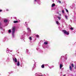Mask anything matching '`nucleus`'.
I'll return each instance as SVG.
<instances>
[{
    "mask_svg": "<svg viewBox=\"0 0 76 76\" xmlns=\"http://www.w3.org/2000/svg\"><path fill=\"white\" fill-rule=\"evenodd\" d=\"M56 23L57 24V25H59V22H58V21H56Z\"/></svg>",
    "mask_w": 76,
    "mask_h": 76,
    "instance_id": "nucleus-11",
    "label": "nucleus"
},
{
    "mask_svg": "<svg viewBox=\"0 0 76 76\" xmlns=\"http://www.w3.org/2000/svg\"><path fill=\"white\" fill-rule=\"evenodd\" d=\"M69 69L70 70H72V66H69Z\"/></svg>",
    "mask_w": 76,
    "mask_h": 76,
    "instance_id": "nucleus-6",
    "label": "nucleus"
},
{
    "mask_svg": "<svg viewBox=\"0 0 76 76\" xmlns=\"http://www.w3.org/2000/svg\"><path fill=\"white\" fill-rule=\"evenodd\" d=\"M71 66L72 67H74V65L73 64H72Z\"/></svg>",
    "mask_w": 76,
    "mask_h": 76,
    "instance_id": "nucleus-15",
    "label": "nucleus"
},
{
    "mask_svg": "<svg viewBox=\"0 0 76 76\" xmlns=\"http://www.w3.org/2000/svg\"><path fill=\"white\" fill-rule=\"evenodd\" d=\"M70 29H71V30H73V28H70Z\"/></svg>",
    "mask_w": 76,
    "mask_h": 76,
    "instance_id": "nucleus-21",
    "label": "nucleus"
},
{
    "mask_svg": "<svg viewBox=\"0 0 76 76\" xmlns=\"http://www.w3.org/2000/svg\"><path fill=\"white\" fill-rule=\"evenodd\" d=\"M17 66H19V65H20V64H19V62H18L17 63Z\"/></svg>",
    "mask_w": 76,
    "mask_h": 76,
    "instance_id": "nucleus-10",
    "label": "nucleus"
},
{
    "mask_svg": "<svg viewBox=\"0 0 76 76\" xmlns=\"http://www.w3.org/2000/svg\"><path fill=\"white\" fill-rule=\"evenodd\" d=\"M34 1L35 2L36 1H37V0H34Z\"/></svg>",
    "mask_w": 76,
    "mask_h": 76,
    "instance_id": "nucleus-24",
    "label": "nucleus"
},
{
    "mask_svg": "<svg viewBox=\"0 0 76 76\" xmlns=\"http://www.w3.org/2000/svg\"><path fill=\"white\" fill-rule=\"evenodd\" d=\"M29 39H30V40H31V39H32V37H29Z\"/></svg>",
    "mask_w": 76,
    "mask_h": 76,
    "instance_id": "nucleus-22",
    "label": "nucleus"
},
{
    "mask_svg": "<svg viewBox=\"0 0 76 76\" xmlns=\"http://www.w3.org/2000/svg\"><path fill=\"white\" fill-rule=\"evenodd\" d=\"M56 6V4H53L52 5V7H54V6Z\"/></svg>",
    "mask_w": 76,
    "mask_h": 76,
    "instance_id": "nucleus-8",
    "label": "nucleus"
},
{
    "mask_svg": "<svg viewBox=\"0 0 76 76\" xmlns=\"http://www.w3.org/2000/svg\"><path fill=\"white\" fill-rule=\"evenodd\" d=\"M41 67L42 68H44V65H42L41 66Z\"/></svg>",
    "mask_w": 76,
    "mask_h": 76,
    "instance_id": "nucleus-14",
    "label": "nucleus"
},
{
    "mask_svg": "<svg viewBox=\"0 0 76 76\" xmlns=\"http://www.w3.org/2000/svg\"><path fill=\"white\" fill-rule=\"evenodd\" d=\"M57 18H58V19H59V20H60V19H61V17H58Z\"/></svg>",
    "mask_w": 76,
    "mask_h": 76,
    "instance_id": "nucleus-13",
    "label": "nucleus"
},
{
    "mask_svg": "<svg viewBox=\"0 0 76 76\" xmlns=\"http://www.w3.org/2000/svg\"><path fill=\"white\" fill-rule=\"evenodd\" d=\"M37 38H38V37H39V36L38 35H36Z\"/></svg>",
    "mask_w": 76,
    "mask_h": 76,
    "instance_id": "nucleus-17",
    "label": "nucleus"
},
{
    "mask_svg": "<svg viewBox=\"0 0 76 76\" xmlns=\"http://www.w3.org/2000/svg\"><path fill=\"white\" fill-rule=\"evenodd\" d=\"M62 12L63 13H64V11L63 10H62Z\"/></svg>",
    "mask_w": 76,
    "mask_h": 76,
    "instance_id": "nucleus-18",
    "label": "nucleus"
},
{
    "mask_svg": "<svg viewBox=\"0 0 76 76\" xmlns=\"http://www.w3.org/2000/svg\"><path fill=\"white\" fill-rule=\"evenodd\" d=\"M74 67H75V69H76V66H75Z\"/></svg>",
    "mask_w": 76,
    "mask_h": 76,
    "instance_id": "nucleus-28",
    "label": "nucleus"
},
{
    "mask_svg": "<svg viewBox=\"0 0 76 76\" xmlns=\"http://www.w3.org/2000/svg\"><path fill=\"white\" fill-rule=\"evenodd\" d=\"M4 22L6 23V22H7L8 21V20H7V19H5L4 20Z\"/></svg>",
    "mask_w": 76,
    "mask_h": 76,
    "instance_id": "nucleus-3",
    "label": "nucleus"
},
{
    "mask_svg": "<svg viewBox=\"0 0 76 76\" xmlns=\"http://www.w3.org/2000/svg\"><path fill=\"white\" fill-rule=\"evenodd\" d=\"M12 37L14 38L15 37V33H12Z\"/></svg>",
    "mask_w": 76,
    "mask_h": 76,
    "instance_id": "nucleus-5",
    "label": "nucleus"
},
{
    "mask_svg": "<svg viewBox=\"0 0 76 76\" xmlns=\"http://www.w3.org/2000/svg\"><path fill=\"white\" fill-rule=\"evenodd\" d=\"M63 76H65V75H64Z\"/></svg>",
    "mask_w": 76,
    "mask_h": 76,
    "instance_id": "nucleus-31",
    "label": "nucleus"
},
{
    "mask_svg": "<svg viewBox=\"0 0 76 76\" xmlns=\"http://www.w3.org/2000/svg\"><path fill=\"white\" fill-rule=\"evenodd\" d=\"M13 60H14V61H15V58H13Z\"/></svg>",
    "mask_w": 76,
    "mask_h": 76,
    "instance_id": "nucleus-26",
    "label": "nucleus"
},
{
    "mask_svg": "<svg viewBox=\"0 0 76 76\" xmlns=\"http://www.w3.org/2000/svg\"><path fill=\"white\" fill-rule=\"evenodd\" d=\"M58 2H59L60 3H61V1H58Z\"/></svg>",
    "mask_w": 76,
    "mask_h": 76,
    "instance_id": "nucleus-23",
    "label": "nucleus"
},
{
    "mask_svg": "<svg viewBox=\"0 0 76 76\" xmlns=\"http://www.w3.org/2000/svg\"><path fill=\"white\" fill-rule=\"evenodd\" d=\"M17 61H18L17 60V59H16V58H15V63H16V62H17Z\"/></svg>",
    "mask_w": 76,
    "mask_h": 76,
    "instance_id": "nucleus-9",
    "label": "nucleus"
},
{
    "mask_svg": "<svg viewBox=\"0 0 76 76\" xmlns=\"http://www.w3.org/2000/svg\"><path fill=\"white\" fill-rule=\"evenodd\" d=\"M29 28H27V29H28V30H29Z\"/></svg>",
    "mask_w": 76,
    "mask_h": 76,
    "instance_id": "nucleus-27",
    "label": "nucleus"
},
{
    "mask_svg": "<svg viewBox=\"0 0 76 76\" xmlns=\"http://www.w3.org/2000/svg\"><path fill=\"white\" fill-rule=\"evenodd\" d=\"M44 44L45 45H47V44H48V42H44Z\"/></svg>",
    "mask_w": 76,
    "mask_h": 76,
    "instance_id": "nucleus-7",
    "label": "nucleus"
},
{
    "mask_svg": "<svg viewBox=\"0 0 76 76\" xmlns=\"http://www.w3.org/2000/svg\"><path fill=\"white\" fill-rule=\"evenodd\" d=\"M62 31L63 32H64V34H66L67 35H69V32H67L66 31V30H62Z\"/></svg>",
    "mask_w": 76,
    "mask_h": 76,
    "instance_id": "nucleus-1",
    "label": "nucleus"
},
{
    "mask_svg": "<svg viewBox=\"0 0 76 76\" xmlns=\"http://www.w3.org/2000/svg\"><path fill=\"white\" fill-rule=\"evenodd\" d=\"M65 18H66V19H67V16L66 15H65Z\"/></svg>",
    "mask_w": 76,
    "mask_h": 76,
    "instance_id": "nucleus-20",
    "label": "nucleus"
},
{
    "mask_svg": "<svg viewBox=\"0 0 76 76\" xmlns=\"http://www.w3.org/2000/svg\"><path fill=\"white\" fill-rule=\"evenodd\" d=\"M7 11H9V10H7Z\"/></svg>",
    "mask_w": 76,
    "mask_h": 76,
    "instance_id": "nucleus-29",
    "label": "nucleus"
},
{
    "mask_svg": "<svg viewBox=\"0 0 76 76\" xmlns=\"http://www.w3.org/2000/svg\"><path fill=\"white\" fill-rule=\"evenodd\" d=\"M63 67V65H62V64H61L60 65V69H61Z\"/></svg>",
    "mask_w": 76,
    "mask_h": 76,
    "instance_id": "nucleus-4",
    "label": "nucleus"
},
{
    "mask_svg": "<svg viewBox=\"0 0 76 76\" xmlns=\"http://www.w3.org/2000/svg\"><path fill=\"white\" fill-rule=\"evenodd\" d=\"M66 11L67 12H69V11L67 9H66Z\"/></svg>",
    "mask_w": 76,
    "mask_h": 76,
    "instance_id": "nucleus-19",
    "label": "nucleus"
},
{
    "mask_svg": "<svg viewBox=\"0 0 76 76\" xmlns=\"http://www.w3.org/2000/svg\"><path fill=\"white\" fill-rule=\"evenodd\" d=\"M15 29L16 27H13L12 29V33H15Z\"/></svg>",
    "mask_w": 76,
    "mask_h": 76,
    "instance_id": "nucleus-2",
    "label": "nucleus"
},
{
    "mask_svg": "<svg viewBox=\"0 0 76 76\" xmlns=\"http://www.w3.org/2000/svg\"><path fill=\"white\" fill-rule=\"evenodd\" d=\"M18 21H14V23H18Z\"/></svg>",
    "mask_w": 76,
    "mask_h": 76,
    "instance_id": "nucleus-12",
    "label": "nucleus"
},
{
    "mask_svg": "<svg viewBox=\"0 0 76 76\" xmlns=\"http://www.w3.org/2000/svg\"><path fill=\"white\" fill-rule=\"evenodd\" d=\"M11 31H12L10 29V30H9L8 32H9V33H10V32H11Z\"/></svg>",
    "mask_w": 76,
    "mask_h": 76,
    "instance_id": "nucleus-16",
    "label": "nucleus"
},
{
    "mask_svg": "<svg viewBox=\"0 0 76 76\" xmlns=\"http://www.w3.org/2000/svg\"><path fill=\"white\" fill-rule=\"evenodd\" d=\"M1 25V23L0 22V25Z\"/></svg>",
    "mask_w": 76,
    "mask_h": 76,
    "instance_id": "nucleus-30",
    "label": "nucleus"
},
{
    "mask_svg": "<svg viewBox=\"0 0 76 76\" xmlns=\"http://www.w3.org/2000/svg\"><path fill=\"white\" fill-rule=\"evenodd\" d=\"M0 12H2V10H0Z\"/></svg>",
    "mask_w": 76,
    "mask_h": 76,
    "instance_id": "nucleus-25",
    "label": "nucleus"
}]
</instances>
